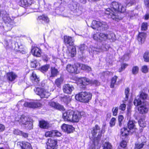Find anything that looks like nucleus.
<instances>
[{
    "label": "nucleus",
    "instance_id": "nucleus-1",
    "mask_svg": "<svg viewBox=\"0 0 149 149\" xmlns=\"http://www.w3.org/2000/svg\"><path fill=\"white\" fill-rule=\"evenodd\" d=\"M125 10V6L117 2L113 1L110 5V8L106 9L105 13L108 18L118 22L122 18L118 15V13H123Z\"/></svg>",
    "mask_w": 149,
    "mask_h": 149
},
{
    "label": "nucleus",
    "instance_id": "nucleus-2",
    "mask_svg": "<svg viewBox=\"0 0 149 149\" xmlns=\"http://www.w3.org/2000/svg\"><path fill=\"white\" fill-rule=\"evenodd\" d=\"M105 128V126L104 125L101 130H100V127L97 125H95L92 128L91 133L94 138V142L89 149H99L97 145L98 143V140L101 137L102 134L104 132Z\"/></svg>",
    "mask_w": 149,
    "mask_h": 149
},
{
    "label": "nucleus",
    "instance_id": "nucleus-3",
    "mask_svg": "<svg viewBox=\"0 0 149 149\" xmlns=\"http://www.w3.org/2000/svg\"><path fill=\"white\" fill-rule=\"evenodd\" d=\"M81 117L79 112L69 110L63 113V118L65 121L72 122H77Z\"/></svg>",
    "mask_w": 149,
    "mask_h": 149
},
{
    "label": "nucleus",
    "instance_id": "nucleus-4",
    "mask_svg": "<svg viewBox=\"0 0 149 149\" xmlns=\"http://www.w3.org/2000/svg\"><path fill=\"white\" fill-rule=\"evenodd\" d=\"M92 96L91 93L86 92H82L75 96V99L81 102H87L91 100Z\"/></svg>",
    "mask_w": 149,
    "mask_h": 149
},
{
    "label": "nucleus",
    "instance_id": "nucleus-5",
    "mask_svg": "<svg viewBox=\"0 0 149 149\" xmlns=\"http://www.w3.org/2000/svg\"><path fill=\"white\" fill-rule=\"evenodd\" d=\"M91 26L93 29H95L96 27H100L104 30H107L109 27L107 23L102 20H93Z\"/></svg>",
    "mask_w": 149,
    "mask_h": 149
},
{
    "label": "nucleus",
    "instance_id": "nucleus-6",
    "mask_svg": "<svg viewBox=\"0 0 149 149\" xmlns=\"http://www.w3.org/2000/svg\"><path fill=\"white\" fill-rule=\"evenodd\" d=\"M0 16L2 17L3 20L6 23H8L7 26H10V28L8 29L9 30L12 29V25H10V23L12 21V19H11L9 15L7 13L6 11H1L0 13Z\"/></svg>",
    "mask_w": 149,
    "mask_h": 149
},
{
    "label": "nucleus",
    "instance_id": "nucleus-7",
    "mask_svg": "<svg viewBox=\"0 0 149 149\" xmlns=\"http://www.w3.org/2000/svg\"><path fill=\"white\" fill-rule=\"evenodd\" d=\"M36 93L41 98H47L50 95L48 91L42 88H38L34 90Z\"/></svg>",
    "mask_w": 149,
    "mask_h": 149
},
{
    "label": "nucleus",
    "instance_id": "nucleus-8",
    "mask_svg": "<svg viewBox=\"0 0 149 149\" xmlns=\"http://www.w3.org/2000/svg\"><path fill=\"white\" fill-rule=\"evenodd\" d=\"M19 123L24 125L28 129H31L32 128V123L29 121V119L28 117L24 116H22L19 120Z\"/></svg>",
    "mask_w": 149,
    "mask_h": 149
},
{
    "label": "nucleus",
    "instance_id": "nucleus-9",
    "mask_svg": "<svg viewBox=\"0 0 149 149\" xmlns=\"http://www.w3.org/2000/svg\"><path fill=\"white\" fill-rule=\"evenodd\" d=\"M146 140L145 137L141 136L139 138L138 141L135 144L134 149H141L143 148L144 146L146 145Z\"/></svg>",
    "mask_w": 149,
    "mask_h": 149
},
{
    "label": "nucleus",
    "instance_id": "nucleus-10",
    "mask_svg": "<svg viewBox=\"0 0 149 149\" xmlns=\"http://www.w3.org/2000/svg\"><path fill=\"white\" fill-rule=\"evenodd\" d=\"M47 145V149H56L58 146L57 140L51 139L48 140Z\"/></svg>",
    "mask_w": 149,
    "mask_h": 149
},
{
    "label": "nucleus",
    "instance_id": "nucleus-11",
    "mask_svg": "<svg viewBox=\"0 0 149 149\" xmlns=\"http://www.w3.org/2000/svg\"><path fill=\"white\" fill-rule=\"evenodd\" d=\"M24 106L29 108H35L40 107L42 105L39 102H26L24 104Z\"/></svg>",
    "mask_w": 149,
    "mask_h": 149
},
{
    "label": "nucleus",
    "instance_id": "nucleus-12",
    "mask_svg": "<svg viewBox=\"0 0 149 149\" xmlns=\"http://www.w3.org/2000/svg\"><path fill=\"white\" fill-rule=\"evenodd\" d=\"M66 69L70 73L77 74L78 72L77 68L75 65L68 64L66 67Z\"/></svg>",
    "mask_w": 149,
    "mask_h": 149
},
{
    "label": "nucleus",
    "instance_id": "nucleus-13",
    "mask_svg": "<svg viewBox=\"0 0 149 149\" xmlns=\"http://www.w3.org/2000/svg\"><path fill=\"white\" fill-rule=\"evenodd\" d=\"M48 105L51 107L60 110H63L64 109L63 106L60 105L58 103L53 101L48 102Z\"/></svg>",
    "mask_w": 149,
    "mask_h": 149
},
{
    "label": "nucleus",
    "instance_id": "nucleus-14",
    "mask_svg": "<svg viewBox=\"0 0 149 149\" xmlns=\"http://www.w3.org/2000/svg\"><path fill=\"white\" fill-rule=\"evenodd\" d=\"M61 129L65 132L70 133L72 132L74 128L71 125L63 124L61 126Z\"/></svg>",
    "mask_w": 149,
    "mask_h": 149
},
{
    "label": "nucleus",
    "instance_id": "nucleus-15",
    "mask_svg": "<svg viewBox=\"0 0 149 149\" xmlns=\"http://www.w3.org/2000/svg\"><path fill=\"white\" fill-rule=\"evenodd\" d=\"M61 135V133L57 130L47 131L45 134L46 137L60 136Z\"/></svg>",
    "mask_w": 149,
    "mask_h": 149
},
{
    "label": "nucleus",
    "instance_id": "nucleus-16",
    "mask_svg": "<svg viewBox=\"0 0 149 149\" xmlns=\"http://www.w3.org/2000/svg\"><path fill=\"white\" fill-rule=\"evenodd\" d=\"M63 89L64 93L70 94L74 89V88L72 85L68 84L64 85Z\"/></svg>",
    "mask_w": 149,
    "mask_h": 149
},
{
    "label": "nucleus",
    "instance_id": "nucleus-17",
    "mask_svg": "<svg viewBox=\"0 0 149 149\" xmlns=\"http://www.w3.org/2000/svg\"><path fill=\"white\" fill-rule=\"evenodd\" d=\"M32 54L37 57H40L41 55V50L37 47H32L31 50Z\"/></svg>",
    "mask_w": 149,
    "mask_h": 149
},
{
    "label": "nucleus",
    "instance_id": "nucleus-18",
    "mask_svg": "<svg viewBox=\"0 0 149 149\" xmlns=\"http://www.w3.org/2000/svg\"><path fill=\"white\" fill-rule=\"evenodd\" d=\"M64 41L66 45L72 46L73 44L74 40L70 36H66L64 37Z\"/></svg>",
    "mask_w": 149,
    "mask_h": 149
},
{
    "label": "nucleus",
    "instance_id": "nucleus-19",
    "mask_svg": "<svg viewBox=\"0 0 149 149\" xmlns=\"http://www.w3.org/2000/svg\"><path fill=\"white\" fill-rule=\"evenodd\" d=\"M19 145L22 149H32L31 144L26 142H22L19 143Z\"/></svg>",
    "mask_w": 149,
    "mask_h": 149
},
{
    "label": "nucleus",
    "instance_id": "nucleus-20",
    "mask_svg": "<svg viewBox=\"0 0 149 149\" xmlns=\"http://www.w3.org/2000/svg\"><path fill=\"white\" fill-rule=\"evenodd\" d=\"M40 127L42 128L47 129L50 127L49 123L47 122L44 120L39 121Z\"/></svg>",
    "mask_w": 149,
    "mask_h": 149
},
{
    "label": "nucleus",
    "instance_id": "nucleus-21",
    "mask_svg": "<svg viewBox=\"0 0 149 149\" xmlns=\"http://www.w3.org/2000/svg\"><path fill=\"white\" fill-rule=\"evenodd\" d=\"M129 131L125 127L122 129L121 130V137L124 139L129 134Z\"/></svg>",
    "mask_w": 149,
    "mask_h": 149
},
{
    "label": "nucleus",
    "instance_id": "nucleus-22",
    "mask_svg": "<svg viewBox=\"0 0 149 149\" xmlns=\"http://www.w3.org/2000/svg\"><path fill=\"white\" fill-rule=\"evenodd\" d=\"M17 77V75L14 73L11 72L7 74V79L10 81H13Z\"/></svg>",
    "mask_w": 149,
    "mask_h": 149
},
{
    "label": "nucleus",
    "instance_id": "nucleus-23",
    "mask_svg": "<svg viewBox=\"0 0 149 149\" xmlns=\"http://www.w3.org/2000/svg\"><path fill=\"white\" fill-rule=\"evenodd\" d=\"M146 37V33H139L138 37V40L139 42H140L141 43H143Z\"/></svg>",
    "mask_w": 149,
    "mask_h": 149
},
{
    "label": "nucleus",
    "instance_id": "nucleus-24",
    "mask_svg": "<svg viewBox=\"0 0 149 149\" xmlns=\"http://www.w3.org/2000/svg\"><path fill=\"white\" fill-rule=\"evenodd\" d=\"M138 111L141 113H146L148 111V108L146 105L141 106L138 108Z\"/></svg>",
    "mask_w": 149,
    "mask_h": 149
},
{
    "label": "nucleus",
    "instance_id": "nucleus-25",
    "mask_svg": "<svg viewBox=\"0 0 149 149\" xmlns=\"http://www.w3.org/2000/svg\"><path fill=\"white\" fill-rule=\"evenodd\" d=\"M76 53L75 47L74 46H72L71 49H68V55L69 57H73L76 54Z\"/></svg>",
    "mask_w": 149,
    "mask_h": 149
},
{
    "label": "nucleus",
    "instance_id": "nucleus-26",
    "mask_svg": "<svg viewBox=\"0 0 149 149\" xmlns=\"http://www.w3.org/2000/svg\"><path fill=\"white\" fill-rule=\"evenodd\" d=\"M58 73V70L54 67H52L51 70V74L49 77H54L56 76Z\"/></svg>",
    "mask_w": 149,
    "mask_h": 149
},
{
    "label": "nucleus",
    "instance_id": "nucleus-27",
    "mask_svg": "<svg viewBox=\"0 0 149 149\" xmlns=\"http://www.w3.org/2000/svg\"><path fill=\"white\" fill-rule=\"evenodd\" d=\"M136 123L134 120H129L127 123V126L128 128L130 129H136L135 124Z\"/></svg>",
    "mask_w": 149,
    "mask_h": 149
},
{
    "label": "nucleus",
    "instance_id": "nucleus-28",
    "mask_svg": "<svg viewBox=\"0 0 149 149\" xmlns=\"http://www.w3.org/2000/svg\"><path fill=\"white\" fill-rule=\"evenodd\" d=\"M22 6H27L31 5L32 3L31 0H21L20 1Z\"/></svg>",
    "mask_w": 149,
    "mask_h": 149
},
{
    "label": "nucleus",
    "instance_id": "nucleus-29",
    "mask_svg": "<svg viewBox=\"0 0 149 149\" xmlns=\"http://www.w3.org/2000/svg\"><path fill=\"white\" fill-rule=\"evenodd\" d=\"M79 81L84 86H85L90 84V80L86 78H83L79 80Z\"/></svg>",
    "mask_w": 149,
    "mask_h": 149
},
{
    "label": "nucleus",
    "instance_id": "nucleus-30",
    "mask_svg": "<svg viewBox=\"0 0 149 149\" xmlns=\"http://www.w3.org/2000/svg\"><path fill=\"white\" fill-rule=\"evenodd\" d=\"M31 80L36 82V84H38L39 81V78L38 77L36 73L34 72H33L31 77Z\"/></svg>",
    "mask_w": 149,
    "mask_h": 149
},
{
    "label": "nucleus",
    "instance_id": "nucleus-31",
    "mask_svg": "<svg viewBox=\"0 0 149 149\" xmlns=\"http://www.w3.org/2000/svg\"><path fill=\"white\" fill-rule=\"evenodd\" d=\"M98 35L99 36V39L101 41H104L107 39V34L102 33H100Z\"/></svg>",
    "mask_w": 149,
    "mask_h": 149
},
{
    "label": "nucleus",
    "instance_id": "nucleus-32",
    "mask_svg": "<svg viewBox=\"0 0 149 149\" xmlns=\"http://www.w3.org/2000/svg\"><path fill=\"white\" fill-rule=\"evenodd\" d=\"M107 39L111 40L112 41H114L116 40V37L115 34L112 32H109L107 34Z\"/></svg>",
    "mask_w": 149,
    "mask_h": 149
},
{
    "label": "nucleus",
    "instance_id": "nucleus-33",
    "mask_svg": "<svg viewBox=\"0 0 149 149\" xmlns=\"http://www.w3.org/2000/svg\"><path fill=\"white\" fill-rule=\"evenodd\" d=\"M38 19L39 20H42L44 21L45 23H48L49 21V19L48 17L44 15L39 16Z\"/></svg>",
    "mask_w": 149,
    "mask_h": 149
},
{
    "label": "nucleus",
    "instance_id": "nucleus-34",
    "mask_svg": "<svg viewBox=\"0 0 149 149\" xmlns=\"http://www.w3.org/2000/svg\"><path fill=\"white\" fill-rule=\"evenodd\" d=\"M63 79L62 77L58 78L55 80V84L58 87H60L63 82Z\"/></svg>",
    "mask_w": 149,
    "mask_h": 149
},
{
    "label": "nucleus",
    "instance_id": "nucleus-35",
    "mask_svg": "<svg viewBox=\"0 0 149 149\" xmlns=\"http://www.w3.org/2000/svg\"><path fill=\"white\" fill-rule=\"evenodd\" d=\"M134 104L136 106H138L141 104L142 102L139 97L137 96L134 101Z\"/></svg>",
    "mask_w": 149,
    "mask_h": 149
},
{
    "label": "nucleus",
    "instance_id": "nucleus-36",
    "mask_svg": "<svg viewBox=\"0 0 149 149\" xmlns=\"http://www.w3.org/2000/svg\"><path fill=\"white\" fill-rule=\"evenodd\" d=\"M138 123L139 126L142 127H144L146 126V124L144 119H141L138 121Z\"/></svg>",
    "mask_w": 149,
    "mask_h": 149
},
{
    "label": "nucleus",
    "instance_id": "nucleus-37",
    "mask_svg": "<svg viewBox=\"0 0 149 149\" xmlns=\"http://www.w3.org/2000/svg\"><path fill=\"white\" fill-rule=\"evenodd\" d=\"M81 69L88 72H89L91 70V68L90 67L85 65H81Z\"/></svg>",
    "mask_w": 149,
    "mask_h": 149
},
{
    "label": "nucleus",
    "instance_id": "nucleus-38",
    "mask_svg": "<svg viewBox=\"0 0 149 149\" xmlns=\"http://www.w3.org/2000/svg\"><path fill=\"white\" fill-rule=\"evenodd\" d=\"M130 89L127 88L125 89V101H127L128 99L129 96L130 94Z\"/></svg>",
    "mask_w": 149,
    "mask_h": 149
},
{
    "label": "nucleus",
    "instance_id": "nucleus-39",
    "mask_svg": "<svg viewBox=\"0 0 149 149\" xmlns=\"http://www.w3.org/2000/svg\"><path fill=\"white\" fill-rule=\"evenodd\" d=\"M148 97V95L147 94L143 92H141L139 98L143 100H145L147 99Z\"/></svg>",
    "mask_w": 149,
    "mask_h": 149
},
{
    "label": "nucleus",
    "instance_id": "nucleus-40",
    "mask_svg": "<svg viewBox=\"0 0 149 149\" xmlns=\"http://www.w3.org/2000/svg\"><path fill=\"white\" fill-rule=\"evenodd\" d=\"M117 78L118 77L115 76L111 80V88H113L114 87V85L116 83Z\"/></svg>",
    "mask_w": 149,
    "mask_h": 149
},
{
    "label": "nucleus",
    "instance_id": "nucleus-41",
    "mask_svg": "<svg viewBox=\"0 0 149 149\" xmlns=\"http://www.w3.org/2000/svg\"><path fill=\"white\" fill-rule=\"evenodd\" d=\"M49 67V65H46L42 67L41 68V70L43 72H46L48 70Z\"/></svg>",
    "mask_w": 149,
    "mask_h": 149
},
{
    "label": "nucleus",
    "instance_id": "nucleus-42",
    "mask_svg": "<svg viewBox=\"0 0 149 149\" xmlns=\"http://www.w3.org/2000/svg\"><path fill=\"white\" fill-rule=\"evenodd\" d=\"M128 65L126 63H123L121 65V67L118 69V72H121L124 70L128 66Z\"/></svg>",
    "mask_w": 149,
    "mask_h": 149
},
{
    "label": "nucleus",
    "instance_id": "nucleus-43",
    "mask_svg": "<svg viewBox=\"0 0 149 149\" xmlns=\"http://www.w3.org/2000/svg\"><path fill=\"white\" fill-rule=\"evenodd\" d=\"M143 58L145 61L148 62L149 61V53L148 52H146L144 54Z\"/></svg>",
    "mask_w": 149,
    "mask_h": 149
},
{
    "label": "nucleus",
    "instance_id": "nucleus-44",
    "mask_svg": "<svg viewBox=\"0 0 149 149\" xmlns=\"http://www.w3.org/2000/svg\"><path fill=\"white\" fill-rule=\"evenodd\" d=\"M118 107H113L112 109L113 115L116 116L117 115L118 111Z\"/></svg>",
    "mask_w": 149,
    "mask_h": 149
},
{
    "label": "nucleus",
    "instance_id": "nucleus-45",
    "mask_svg": "<svg viewBox=\"0 0 149 149\" xmlns=\"http://www.w3.org/2000/svg\"><path fill=\"white\" fill-rule=\"evenodd\" d=\"M139 71V68L137 66L133 67L132 69V72L133 74H137Z\"/></svg>",
    "mask_w": 149,
    "mask_h": 149
},
{
    "label": "nucleus",
    "instance_id": "nucleus-46",
    "mask_svg": "<svg viewBox=\"0 0 149 149\" xmlns=\"http://www.w3.org/2000/svg\"><path fill=\"white\" fill-rule=\"evenodd\" d=\"M116 119L115 118L113 117L111 120L110 124L111 127H113L115 125Z\"/></svg>",
    "mask_w": 149,
    "mask_h": 149
},
{
    "label": "nucleus",
    "instance_id": "nucleus-47",
    "mask_svg": "<svg viewBox=\"0 0 149 149\" xmlns=\"http://www.w3.org/2000/svg\"><path fill=\"white\" fill-rule=\"evenodd\" d=\"M104 147L107 149H111L112 146L109 142H105L104 144Z\"/></svg>",
    "mask_w": 149,
    "mask_h": 149
},
{
    "label": "nucleus",
    "instance_id": "nucleus-48",
    "mask_svg": "<svg viewBox=\"0 0 149 149\" xmlns=\"http://www.w3.org/2000/svg\"><path fill=\"white\" fill-rule=\"evenodd\" d=\"M148 24L147 23H143L142 24L141 29L142 31L146 30L148 28Z\"/></svg>",
    "mask_w": 149,
    "mask_h": 149
},
{
    "label": "nucleus",
    "instance_id": "nucleus-49",
    "mask_svg": "<svg viewBox=\"0 0 149 149\" xmlns=\"http://www.w3.org/2000/svg\"><path fill=\"white\" fill-rule=\"evenodd\" d=\"M24 46L23 45L20 44H17V48H16V50L17 51L22 52L24 49Z\"/></svg>",
    "mask_w": 149,
    "mask_h": 149
},
{
    "label": "nucleus",
    "instance_id": "nucleus-50",
    "mask_svg": "<svg viewBox=\"0 0 149 149\" xmlns=\"http://www.w3.org/2000/svg\"><path fill=\"white\" fill-rule=\"evenodd\" d=\"M78 48L79 50L82 52L86 48V46L84 44L81 45L79 46Z\"/></svg>",
    "mask_w": 149,
    "mask_h": 149
},
{
    "label": "nucleus",
    "instance_id": "nucleus-51",
    "mask_svg": "<svg viewBox=\"0 0 149 149\" xmlns=\"http://www.w3.org/2000/svg\"><path fill=\"white\" fill-rule=\"evenodd\" d=\"M89 50V51L91 52H93L94 51L98 52H100L102 51L101 49L98 50L97 49H96L93 47H90Z\"/></svg>",
    "mask_w": 149,
    "mask_h": 149
},
{
    "label": "nucleus",
    "instance_id": "nucleus-52",
    "mask_svg": "<svg viewBox=\"0 0 149 149\" xmlns=\"http://www.w3.org/2000/svg\"><path fill=\"white\" fill-rule=\"evenodd\" d=\"M128 14L130 18L135 16L136 15V13H134L133 11H129L128 12Z\"/></svg>",
    "mask_w": 149,
    "mask_h": 149
},
{
    "label": "nucleus",
    "instance_id": "nucleus-53",
    "mask_svg": "<svg viewBox=\"0 0 149 149\" xmlns=\"http://www.w3.org/2000/svg\"><path fill=\"white\" fill-rule=\"evenodd\" d=\"M127 142L126 141L123 140L122 141L120 144V146L121 148H125L126 147Z\"/></svg>",
    "mask_w": 149,
    "mask_h": 149
},
{
    "label": "nucleus",
    "instance_id": "nucleus-54",
    "mask_svg": "<svg viewBox=\"0 0 149 149\" xmlns=\"http://www.w3.org/2000/svg\"><path fill=\"white\" fill-rule=\"evenodd\" d=\"M142 72L143 73H146L148 71V68L147 66L146 65L143 66L141 68Z\"/></svg>",
    "mask_w": 149,
    "mask_h": 149
},
{
    "label": "nucleus",
    "instance_id": "nucleus-55",
    "mask_svg": "<svg viewBox=\"0 0 149 149\" xmlns=\"http://www.w3.org/2000/svg\"><path fill=\"white\" fill-rule=\"evenodd\" d=\"M90 84H95L96 85H98L100 84L99 82L96 80H90Z\"/></svg>",
    "mask_w": 149,
    "mask_h": 149
},
{
    "label": "nucleus",
    "instance_id": "nucleus-56",
    "mask_svg": "<svg viewBox=\"0 0 149 149\" xmlns=\"http://www.w3.org/2000/svg\"><path fill=\"white\" fill-rule=\"evenodd\" d=\"M126 107V105L125 104H121L119 107V109L122 111H124L125 110Z\"/></svg>",
    "mask_w": 149,
    "mask_h": 149
},
{
    "label": "nucleus",
    "instance_id": "nucleus-57",
    "mask_svg": "<svg viewBox=\"0 0 149 149\" xmlns=\"http://www.w3.org/2000/svg\"><path fill=\"white\" fill-rule=\"evenodd\" d=\"M136 2V0H129L128 5L130 6L134 5Z\"/></svg>",
    "mask_w": 149,
    "mask_h": 149
},
{
    "label": "nucleus",
    "instance_id": "nucleus-58",
    "mask_svg": "<svg viewBox=\"0 0 149 149\" xmlns=\"http://www.w3.org/2000/svg\"><path fill=\"white\" fill-rule=\"evenodd\" d=\"M124 117L122 115H119L118 117V122H122L123 120Z\"/></svg>",
    "mask_w": 149,
    "mask_h": 149
},
{
    "label": "nucleus",
    "instance_id": "nucleus-59",
    "mask_svg": "<svg viewBox=\"0 0 149 149\" xmlns=\"http://www.w3.org/2000/svg\"><path fill=\"white\" fill-rule=\"evenodd\" d=\"M5 129L4 126L1 124H0V132H2Z\"/></svg>",
    "mask_w": 149,
    "mask_h": 149
},
{
    "label": "nucleus",
    "instance_id": "nucleus-60",
    "mask_svg": "<svg viewBox=\"0 0 149 149\" xmlns=\"http://www.w3.org/2000/svg\"><path fill=\"white\" fill-rule=\"evenodd\" d=\"M5 46L6 47V48H8L9 47V42L8 40H5Z\"/></svg>",
    "mask_w": 149,
    "mask_h": 149
},
{
    "label": "nucleus",
    "instance_id": "nucleus-61",
    "mask_svg": "<svg viewBox=\"0 0 149 149\" xmlns=\"http://www.w3.org/2000/svg\"><path fill=\"white\" fill-rule=\"evenodd\" d=\"M20 134L22 136L25 138L28 136V134L27 133L23 132H20Z\"/></svg>",
    "mask_w": 149,
    "mask_h": 149
},
{
    "label": "nucleus",
    "instance_id": "nucleus-62",
    "mask_svg": "<svg viewBox=\"0 0 149 149\" xmlns=\"http://www.w3.org/2000/svg\"><path fill=\"white\" fill-rule=\"evenodd\" d=\"M145 5L147 7H149V0H144Z\"/></svg>",
    "mask_w": 149,
    "mask_h": 149
},
{
    "label": "nucleus",
    "instance_id": "nucleus-63",
    "mask_svg": "<svg viewBox=\"0 0 149 149\" xmlns=\"http://www.w3.org/2000/svg\"><path fill=\"white\" fill-rule=\"evenodd\" d=\"M93 38L96 40H98V38L97 37V35L96 34H94L93 37Z\"/></svg>",
    "mask_w": 149,
    "mask_h": 149
},
{
    "label": "nucleus",
    "instance_id": "nucleus-64",
    "mask_svg": "<svg viewBox=\"0 0 149 149\" xmlns=\"http://www.w3.org/2000/svg\"><path fill=\"white\" fill-rule=\"evenodd\" d=\"M80 2L83 3V4H85L86 3V0H80Z\"/></svg>",
    "mask_w": 149,
    "mask_h": 149
}]
</instances>
